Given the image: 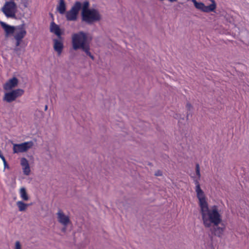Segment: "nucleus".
Wrapping results in <instances>:
<instances>
[{
    "label": "nucleus",
    "mask_w": 249,
    "mask_h": 249,
    "mask_svg": "<svg viewBox=\"0 0 249 249\" xmlns=\"http://www.w3.org/2000/svg\"><path fill=\"white\" fill-rule=\"evenodd\" d=\"M203 224L206 228H210L212 224H213V228L212 229V232L214 235L220 237L222 234L224 228L218 226L221 223L222 219L221 215L216 205H213L209 213L205 214V219L202 218Z\"/></svg>",
    "instance_id": "obj_1"
},
{
    "label": "nucleus",
    "mask_w": 249,
    "mask_h": 249,
    "mask_svg": "<svg viewBox=\"0 0 249 249\" xmlns=\"http://www.w3.org/2000/svg\"><path fill=\"white\" fill-rule=\"evenodd\" d=\"M81 18L82 21L91 25L94 22L99 21L101 16L97 9L91 8V9H88L87 11L82 10Z\"/></svg>",
    "instance_id": "obj_2"
},
{
    "label": "nucleus",
    "mask_w": 249,
    "mask_h": 249,
    "mask_svg": "<svg viewBox=\"0 0 249 249\" xmlns=\"http://www.w3.org/2000/svg\"><path fill=\"white\" fill-rule=\"evenodd\" d=\"M87 34L83 31L75 33L72 36V45L74 50L80 49L81 47L89 43Z\"/></svg>",
    "instance_id": "obj_3"
},
{
    "label": "nucleus",
    "mask_w": 249,
    "mask_h": 249,
    "mask_svg": "<svg viewBox=\"0 0 249 249\" xmlns=\"http://www.w3.org/2000/svg\"><path fill=\"white\" fill-rule=\"evenodd\" d=\"M196 196L199 200V206L200 207V213L202 218L205 219V214L209 213L211 209H209L208 204L206 201V196L204 191L200 188L195 189Z\"/></svg>",
    "instance_id": "obj_4"
},
{
    "label": "nucleus",
    "mask_w": 249,
    "mask_h": 249,
    "mask_svg": "<svg viewBox=\"0 0 249 249\" xmlns=\"http://www.w3.org/2000/svg\"><path fill=\"white\" fill-rule=\"evenodd\" d=\"M16 3L13 1H10L5 2L1 10L7 18L16 19Z\"/></svg>",
    "instance_id": "obj_5"
},
{
    "label": "nucleus",
    "mask_w": 249,
    "mask_h": 249,
    "mask_svg": "<svg viewBox=\"0 0 249 249\" xmlns=\"http://www.w3.org/2000/svg\"><path fill=\"white\" fill-rule=\"evenodd\" d=\"M82 8V3L80 1H76L71 9L66 12V18L68 21H75L77 18L79 11Z\"/></svg>",
    "instance_id": "obj_6"
},
{
    "label": "nucleus",
    "mask_w": 249,
    "mask_h": 249,
    "mask_svg": "<svg viewBox=\"0 0 249 249\" xmlns=\"http://www.w3.org/2000/svg\"><path fill=\"white\" fill-rule=\"evenodd\" d=\"M24 93V90L21 89H12L9 92L4 93L3 100L7 103H11L16 99L21 96Z\"/></svg>",
    "instance_id": "obj_7"
},
{
    "label": "nucleus",
    "mask_w": 249,
    "mask_h": 249,
    "mask_svg": "<svg viewBox=\"0 0 249 249\" xmlns=\"http://www.w3.org/2000/svg\"><path fill=\"white\" fill-rule=\"evenodd\" d=\"M34 145L33 141L24 142L19 144H13V153H23L26 152L28 150L31 148Z\"/></svg>",
    "instance_id": "obj_8"
},
{
    "label": "nucleus",
    "mask_w": 249,
    "mask_h": 249,
    "mask_svg": "<svg viewBox=\"0 0 249 249\" xmlns=\"http://www.w3.org/2000/svg\"><path fill=\"white\" fill-rule=\"evenodd\" d=\"M18 84V80L16 77H13L8 80L3 85V89L6 90H12Z\"/></svg>",
    "instance_id": "obj_9"
},
{
    "label": "nucleus",
    "mask_w": 249,
    "mask_h": 249,
    "mask_svg": "<svg viewBox=\"0 0 249 249\" xmlns=\"http://www.w3.org/2000/svg\"><path fill=\"white\" fill-rule=\"evenodd\" d=\"M50 30L51 33H54L58 39H62V35L63 33V32L61 31L59 26L53 21L50 24Z\"/></svg>",
    "instance_id": "obj_10"
},
{
    "label": "nucleus",
    "mask_w": 249,
    "mask_h": 249,
    "mask_svg": "<svg viewBox=\"0 0 249 249\" xmlns=\"http://www.w3.org/2000/svg\"><path fill=\"white\" fill-rule=\"evenodd\" d=\"M0 24L5 32V36L8 37L15 33L16 28L15 26L10 25L3 21H0Z\"/></svg>",
    "instance_id": "obj_11"
},
{
    "label": "nucleus",
    "mask_w": 249,
    "mask_h": 249,
    "mask_svg": "<svg viewBox=\"0 0 249 249\" xmlns=\"http://www.w3.org/2000/svg\"><path fill=\"white\" fill-rule=\"evenodd\" d=\"M57 215L58 221L64 226H67L71 222L69 217L66 215L61 210L58 211Z\"/></svg>",
    "instance_id": "obj_12"
},
{
    "label": "nucleus",
    "mask_w": 249,
    "mask_h": 249,
    "mask_svg": "<svg viewBox=\"0 0 249 249\" xmlns=\"http://www.w3.org/2000/svg\"><path fill=\"white\" fill-rule=\"evenodd\" d=\"M63 38L62 39H53V49L56 51L58 55H60L63 51L64 45L63 43Z\"/></svg>",
    "instance_id": "obj_13"
},
{
    "label": "nucleus",
    "mask_w": 249,
    "mask_h": 249,
    "mask_svg": "<svg viewBox=\"0 0 249 249\" xmlns=\"http://www.w3.org/2000/svg\"><path fill=\"white\" fill-rule=\"evenodd\" d=\"M193 2L195 7L198 10L205 13L211 12L209 9L210 7L206 6L202 2H198L196 0H192Z\"/></svg>",
    "instance_id": "obj_14"
},
{
    "label": "nucleus",
    "mask_w": 249,
    "mask_h": 249,
    "mask_svg": "<svg viewBox=\"0 0 249 249\" xmlns=\"http://www.w3.org/2000/svg\"><path fill=\"white\" fill-rule=\"evenodd\" d=\"M20 164L22 167L24 175L28 176L31 172V170L28 160L25 158H22L20 160Z\"/></svg>",
    "instance_id": "obj_15"
},
{
    "label": "nucleus",
    "mask_w": 249,
    "mask_h": 249,
    "mask_svg": "<svg viewBox=\"0 0 249 249\" xmlns=\"http://www.w3.org/2000/svg\"><path fill=\"white\" fill-rule=\"evenodd\" d=\"M196 175L197 176V178H196L194 177H192V178H194V182L195 183L196 185V188L195 189H197V188H200V185L199 182V180L200 179L201 174H200V167L198 163H196Z\"/></svg>",
    "instance_id": "obj_16"
},
{
    "label": "nucleus",
    "mask_w": 249,
    "mask_h": 249,
    "mask_svg": "<svg viewBox=\"0 0 249 249\" xmlns=\"http://www.w3.org/2000/svg\"><path fill=\"white\" fill-rule=\"evenodd\" d=\"M22 23L15 26V31H17L15 34H21L22 35V36H25L27 34V32L25 29V24L24 23V21L23 20L22 21Z\"/></svg>",
    "instance_id": "obj_17"
},
{
    "label": "nucleus",
    "mask_w": 249,
    "mask_h": 249,
    "mask_svg": "<svg viewBox=\"0 0 249 249\" xmlns=\"http://www.w3.org/2000/svg\"><path fill=\"white\" fill-rule=\"evenodd\" d=\"M14 39L16 40V48L14 49L15 52H18L20 51V48L18 47L20 46L21 44L22 39L25 37L24 36H22V35L20 34H14L13 35Z\"/></svg>",
    "instance_id": "obj_18"
},
{
    "label": "nucleus",
    "mask_w": 249,
    "mask_h": 249,
    "mask_svg": "<svg viewBox=\"0 0 249 249\" xmlns=\"http://www.w3.org/2000/svg\"><path fill=\"white\" fill-rule=\"evenodd\" d=\"M57 11L61 15L65 14L66 12V4L64 0H59L57 6Z\"/></svg>",
    "instance_id": "obj_19"
},
{
    "label": "nucleus",
    "mask_w": 249,
    "mask_h": 249,
    "mask_svg": "<svg viewBox=\"0 0 249 249\" xmlns=\"http://www.w3.org/2000/svg\"><path fill=\"white\" fill-rule=\"evenodd\" d=\"M82 51L85 53L86 56H89L92 60H94V56L91 52H90V45L89 43L86 44L85 45L83 46L80 48Z\"/></svg>",
    "instance_id": "obj_20"
},
{
    "label": "nucleus",
    "mask_w": 249,
    "mask_h": 249,
    "mask_svg": "<svg viewBox=\"0 0 249 249\" xmlns=\"http://www.w3.org/2000/svg\"><path fill=\"white\" fill-rule=\"evenodd\" d=\"M32 204V203H30V204L25 203L24 202H23L22 201H18L17 202V205L18 207V210L20 212L25 211L26 210L28 206L31 205Z\"/></svg>",
    "instance_id": "obj_21"
},
{
    "label": "nucleus",
    "mask_w": 249,
    "mask_h": 249,
    "mask_svg": "<svg viewBox=\"0 0 249 249\" xmlns=\"http://www.w3.org/2000/svg\"><path fill=\"white\" fill-rule=\"evenodd\" d=\"M19 194L21 198L24 201H27L29 199L28 195L26 192L25 188L22 187L20 188L19 191Z\"/></svg>",
    "instance_id": "obj_22"
},
{
    "label": "nucleus",
    "mask_w": 249,
    "mask_h": 249,
    "mask_svg": "<svg viewBox=\"0 0 249 249\" xmlns=\"http://www.w3.org/2000/svg\"><path fill=\"white\" fill-rule=\"evenodd\" d=\"M211 1L212 3L208 6V7H210V9H209L211 12H215V10L216 8V3L214 0H209Z\"/></svg>",
    "instance_id": "obj_23"
},
{
    "label": "nucleus",
    "mask_w": 249,
    "mask_h": 249,
    "mask_svg": "<svg viewBox=\"0 0 249 249\" xmlns=\"http://www.w3.org/2000/svg\"><path fill=\"white\" fill-rule=\"evenodd\" d=\"M89 2L88 0L85 1L82 4V10H84V11H87L88 9H91V8H89Z\"/></svg>",
    "instance_id": "obj_24"
},
{
    "label": "nucleus",
    "mask_w": 249,
    "mask_h": 249,
    "mask_svg": "<svg viewBox=\"0 0 249 249\" xmlns=\"http://www.w3.org/2000/svg\"><path fill=\"white\" fill-rule=\"evenodd\" d=\"M15 249H21V245L19 241H17L16 242Z\"/></svg>",
    "instance_id": "obj_25"
},
{
    "label": "nucleus",
    "mask_w": 249,
    "mask_h": 249,
    "mask_svg": "<svg viewBox=\"0 0 249 249\" xmlns=\"http://www.w3.org/2000/svg\"><path fill=\"white\" fill-rule=\"evenodd\" d=\"M186 107L187 110L189 111H190L192 108H193V106H192L191 103L188 102L186 104Z\"/></svg>",
    "instance_id": "obj_26"
},
{
    "label": "nucleus",
    "mask_w": 249,
    "mask_h": 249,
    "mask_svg": "<svg viewBox=\"0 0 249 249\" xmlns=\"http://www.w3.org/2000/svg\"><path fill=\"white\" fill-rule=\"evenodd\" d=\"M2 161L3 162L4 169H5V168L9 169L10 167H9L7 162L6 161V159L3 160Z\"/></svg>",
    "instance_id": "obj_27"
},
{
    "label": "nucleus",
    "mask_w": 249,
    "mask_h": 249,
    "mask_svg": "<svg viewBox=\"0 0 249 249\" xmlns=\"http://www.w3.org/2000/svg\"><path fill=\"white\" fill-rule=\"evenodd\" d=\"M162 175V172L161 170H157L155 173V176H157V177H159V176H161Z\"/></svg>",
    "instance_id": "obj_28"
},
{
    "label": "nucleus",
    "mask_w": 249,
    "mask_h": 249,
    "mask_svg": "<svg viewBox=\"0 0 249 249\" xmlns=\"http://www.w3.org/2000/svg\"><path fill=\"white\" fill-rule=\"evenodd\" d=\"M162 157L164 160L165 161H169V157L166 154H163Z\"/></svg>",
    "instance_id": "obj_29"
},
{
    "label": "nucleus",
    "mask_w": 249,
    "mask_h": 249,
    "mask_svg": "<svg viewBox=\"0 0 249 249\" xmlns=\"http://www.w3.org/2000/svg\"><path fill=\"white\" fill-rule=\"evenodd\" d=\"M0 158L2 160H5V157L3 155L1 150H0Z\"/></svg>",
    "instance_id": "obj_30"
},
{
    "label": "nucleus",
    "mask_w": 249,
    "mask_h": 249,
    "mask_svg": "<svg viewBox=\"0 0 249 249\" xmlns=\"http://www.w3.org/2000/svg\"><path fill=\"white\" fill-rule=\"evenodd\" d=\"M66 231V226H65V227H63V228H62V231L63 232H65V231Z\"/></svg>",
    "instance_id": "obj_31"
},
{
    "label": "nucleus",
    "mask_w": 249,
    "mask_h": 249,
    "mask_svg": "<svg viewBox=\"0 0 249 249\" xmlns=\"http://www.w3.org/2000/svg\"><path fill=\"white\" fill-rule=\"evenodd\" d=\"M50 15L51 17L52 18L53 20V14L51 13H50Z\"/></svg>",
    "instance_id": "obj_32"
},
{
    "label": "nucleus",
    "mask_w": 249,
    "mask_h": 249,
    "mask_svg": "<svg viewBox=\"0 0 249 249\" xmlns=\"http://www.w3.org/2000/svg\"><path fill=\"white\" fill-rule=\"evenodd\" d=\"M47 109H48V106L46 105L45 106V108H44L45 111H46L47 110Z\"/></svg>",
    "instance_id": "obj_33"
},
{
    "label": "nucleus",
    "mask_w": 249,
    "mask_h": 249,
    "mask_svg": "<svg viewBox=\"0 0 249 249\" xmlns=\"http://www.w3.org/2000/svg\"><path fill=\"white\" fill-rule=\"evenodd\" d=\"M190 113H189L188 112H187V116H186V119L187 120L188 119V117H189V115Z\"/></svg>",
    "instance_id": "obj_34"
},
{
    "label": "nucleus",
    "mask_w": 249,
    "mask_h": 249,
    "mask_svg": "<svg viewBox=\"0 0 249 249\" xmlns=\"http://www.w3.org/2000/svg\"><path fill=\"white\" fill-rule=\"evenodd\" d=\"M148 165L149 166H153L152 163H151V162H149V163H148Z\"/></svg>",
    "instance_id": "obj_35"
}]
</instances>
